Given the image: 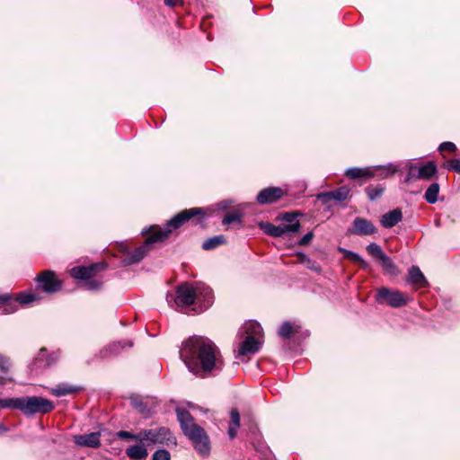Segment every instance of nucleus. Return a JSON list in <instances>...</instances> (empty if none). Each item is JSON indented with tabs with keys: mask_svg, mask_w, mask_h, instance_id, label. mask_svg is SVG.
I'll use <instances>...</instances> for the list:
<instances>
[{
	"mask_svg": "<svg viewBox=\"0 0 460 460\" xmlns=\"http://www.w3.org/2000/svg\"><path fill=\"white\" fill-rule=\"evenodd\" d=\"M297 261L299 263L305 264L306 268L313 271L320 272L322 270L319 263L308 258L305 253H297Z\"/></svg>",
	"mask_w": 460,
	"mask_h": 460,
	"instance_id": "obj_35",
	"label": "nucleus"
},
{
	"mask_svg": "<svg viewBox=\"0 0 460 460\" xmlns=\"http://www.w3.org/2000/svg\"><path fill=\"white\" fill-rule=\"evenodd\" d=\"M301 327L298 324L286 321L278 330V334L284 340H288L300 331Z\"/></svg>",
	"mask_w": 460,
	"mask_h": 460,
	"instance_id": "obj_27",
	"label": "nucleus"
},
{
	"mask_svg": "<svg viewBox=\"0 0 460 460\" xmlns=\"http://www.w3.org/2000/svg\"><path fill=\"white\" fill-rule=\"evenodd\" d=\"M406 282L412 285L415 289L424 288L429 286L425 276L418 266H411Z\"/></svg>",
	"mask_w": 460,
	"mask_h": 460,
	"instance_id": "obj_20",
	"label": "nucleus"
},
{
	"mask_svg": "<svg viewBox=\"0 0 460 460\" xmlns=\"http://www.w3.org/2000/svg\"><path fill=\"white\" fill-rule=\"evenodd\" d=\"M298 214L293 212H286L282 215V220L286 222V224H281L283 229L286 233H296L300 230V223L296 219Z\"/></svg>",
	"mask_w": 460,
	"mask_h": 460,
	"instance_id": "obj_24",
	"label": "nucleus"
},
{
	"mask_svg": "<svg viewBox=\"0 0 460 460\" xmlns=\"http://www.w3.org/2000/svg\"><path fill=\"white\" fill-rule=\"evenodd\" d=\"M21 397L20 398H10V399H0V408L2 409H17L20 410Z\"/></svg>",
	"mask_w": 460,
	"mask_h": 460,
	"instance_id": "obj_39",
	"label": "nucleus"
},
{
	"mask_svg": "<svg viewBox=\"0 0 460 460\" xmlns=\"http://www.w3.org/2000/svg\"><path fill=\"white\" fill-rule=\"evenodd\" d=\"M102 285V282L100 281V280H97V279H89L87 280L85 286L87 288V289L89 290H97L99 289Z\"/></svg>",
	"mask_w": 460,
	"mask_h": 460,
	"instance_id": "obj_45",
	"label": "nucleus"
},
{
	"mask_svg": "<svg viewBox=\"0 0 460 460\" xmlns=\"http://www.w3.org/2000/svg\"><path fill=\"white\" fill-rule=\"evenodd\" d=\"M36 290H42L47 294H55L61 290L63 282L59 279L55 271L46 270L41 271L35 278Z\"/></svg>",
	"mask_w": 460,
	"mask_h": 460,
	"instance_id": "obj_9",
	"label": "nucleus"
},
{
	"mask_svg": "<svg viewBox=\"0 0 460 460\" xmlns=\"http://www.w3.org/2000/svg\"><path fill=\"white\" fill-rule=\"evenodd\" d=\"M438 173L437 164L434 161H428L425 164H411L406 177V181L414 180H432Z\"/></svg>",
	"mask_w": 460,
	"mask_h": 460,
	"instance_id": "obj_10",
	"label": "nucleus"
},
{
	"mask_svg": "<svg viewBox=\"0 0 460 460\" xmlns=\"http://www.w3.org/2000/svg\"><path fill=\"white\" fill-rule=\"evenodd\" d=\"M350 192V189L347 186H341L332 191L318 194L317 199L323 204H328L332 200L343 201L347 199Z\"/></svg>",
	"mask_w": 460,
	"mask_h": 460,
	"instance_id": "obj_18",
	"label": "nucleus"
},
{
	"mask_svg": "<svg viewBox=\"0 0 460 460\" xmlns=\"http://www.w3.org/2000/svg\"><path fill=\"white\" fill-rule=\"evenodd\" d=\"M108 268L106 262H96L89 266H75L70 270V275L76 279L89 280L97 277V275L104 271Z\"/></svg>",
	"mask_w": 460,
	"mask_h": 460,
	"instance_id": "obj_12",
	"label": "nucleus"
},
{
	"mask_svg": "<svg viewBox=\"0 0 460 460\" xmlns=\"http://www.w3.org/2000/svg\"><path fill=\"white\" fill-rule=\"evenodd\" d=\"M9 367L8 359L0 357V384H5L6 381L10 380L8 377Z\"/></svg>",
	"mask_w": 460,
	"mask_h": 460,
	"instance_id": "obj_37",
	"label": "nucleus"
},
{
	"mask_svg": "<svg viewBox=\"0 0 460 460\" xmlns=\"http://www.w3.org/2000/svg\"><path fill=\"white\" fill-rule=\"evenodd\" d=\"M171 234V230L167 227L166 224L164 228L158 226H152L144 244H146V247L150 250L152 244L167 240Z\"/></svg>",
	"mask_w": 460,
	"mask_h": 460,
	"instance_id": "obj_17",
	"label": "nucleus"
},
{
	"mask_svg": "<svg viewBox=\"0 0 460 460\" xmlns=\"http://www.w3.org/2000/svg\"><path fill=\"white\" fill-rule=\"evenodd\" d=\"M8 430H9L8 428L5 425H4L3 423H0V435L6 433Z\"/></svg>",
	"mask_w": 460,
	"mask_h": 460,
	"instance_id": "obj_50",
	"label": "nucleus"
},
{
	"mask_svg": "<svg viewBox=\"0 0 460 460\" xmlns=\"http://www.w3.org/2000/svg\"><path fill=\"white\" fill-rule=\"evenodd\" d=\"M288 195L287 190L277 186L262 189L256 196V202L260 205L274 204Z\"/></svg>",
	"mask_w": 460,
	"mask_h": 460,
	"instance_id": "obj_13",
	"label": "nucleus"
},
{
	"mask_svg": "<svg viewBox=\"0 0 460 460\" xmlns=\"http://www.w3.org/2000/svg\"><path fill=\"white\" fill-rule=\"evenodd\" d=\"M100 432H92L84 435H76L74 441L77 446L97 448L101 446Z\"/></svg>",
	"mask_w": 460,
	"mask_h": 460,
	"instance_id": "obj_22",
	"label": "nucleus"
},
{
	"mask_svg": "<svg viewBox=\"0 0 460 460\" xmlns=\"http://www.w3.org/2000/svg\"><path fill=\"white\" fill-rule=\"evenodd\" d=\"M180 358L189 371L199 377L221 371L224 367L222 354L217 345L204 336H192L183 341Z\"/></svg>",
	"mask_w": 460,
	"mask_h": 460,
	"instance_id": "obj_1",
	"label": "nucleus"
},
{
	"mask_svg": "<svg viewBox=\"0 0 460 460\" xmlns=\"http://www.w3.org/2000/svg\"><path fill=\"white\" fill-rule=\"evenodd\" d=\"M456 149V145L453 142H443L440 144L438 150L441 152L447 151V152H455Z\"/></svg>",
	"mask_w": 460,
	"mask_h": 460,
	"instance_id": "obj_44",
	"label": "nucleus"
},
{
	"mask_svg": "<svg viewBox=\"0 0 460 460\" xmlns=\"http://www.w3.org/2000/svg\"><path fill=\"white\" fill-rule=\"evenodd\" d=\"M153 460H170L171 455L170 453L165 449H159L156 450L152 456Z\"/></svg>",
	"mask_w": 460,
	"mask_h": 460,
	"instance_id": "obj_43",
	"label": "nucleus"
},
{
	"mask_svg": "<svg viewBox=\"0 0 460 460\" xmlns=\"http://www.w3.org/2000/svg\"><path fill=\"white\" fill-rule=\"evenodd\" d=\"M240 427V413L237 409L234 408L230 411V422L228 425V436L234 439L237 435V429Z\"/></svg>",
	"mask_w": 460,
	"mask_h": 460,
	"instance_id": "obj_29",
	"label": "nucleus"
},
{
	"mask_svg": "<svg viewBox=\"0 0 460 460\" xmlns=\"http://www.w3.org/2000/svg\"><path fill=\"white\" fill-rule=\"evenodd\" d=\"M203 293H204V296H205V301L207 303L206 307H208V306L211 305V304L213 302L212 290L209 288H206L203 289Z\"/></svg>",
	"mask_w": 460,
	"mask_h": 460,
	"instance_id": "obj_47",
	"label": "nucleus"
},
{
	"mask_svg": "<svg viewBox=\"0 0 460 460\" xmlns=\"http://www.w3.org/2000/svg\"><path fill=\"white\" fill-rule=\"evenodd\" d=\"M108 268L106 262H96L89 266H75L70 270V275L76 279L89 280L97 277V275L104 271Z\"/></svg>",
	"mask_w": 460,
	"mask_h": 460,
	"instance_id": "obj_11",
	"label": "nucleus"
},
{
	"mask_svg": "<svg viewBox=\"0 0 460 460\" xmlns=\"http://www.w3.org/2000/svg\"><path fill=\"white\" fill-rule=\"evenodd\" d=\"M313 237H314L313 232H309V233L305 234L299 241V244L300 245L308 244L311 242V240L313 239Z\"/></svg>",
	"mask_w": 460,
	"mask_h": 460,
	"instance_id": "obj_48",
	"label": "nucleus"
},
{
	"mask_svg": "<svg viewBox=\"0 0 460 460\" xmlns=\"http://www.w3.org/2000/svg\"><path fill=\"white\" fill-rule=\"evenodd\" d=\"M116 437L121 439H132L134 440L135 434L126 431V430H120L116 433Z\"/></svg>",
	"mask_w": 460,
	"mask_h": 460,
	"instance_id": "obj_46",
	"label": "nucleus"
},
{
	"mask_svg": "<svg viewBox=\"0 0 460 460\" xmlns=\"http://www.w3.org/2000/svg\"><path fill=\"white\" fill-rule=\"evenodd\" d=\"M243 213L240 210L227 212L222 219L223 226L236 225L242 226Z\"/></svg>",
	"mask_w": 460,
	"mask_h": 460,
	"instance_id": "obj_30",
	"label": "nucleus"
},
{
	"mask_svg": "<svg viewBox=\"0 0 460 460\" xmlns=\"http://www.w3.org/2000/svg\"><path fill=\"white\" fill-rule=\"evenodd\" d=\"M260 226L261 230L268 235L272 237H281L285 234V230L282 225L275 226L270 222L261 223Z\"/></svg>",
	"mask_w": 460,
	"mask_h": 460,
	"instance_id": "obj_31",
	"label": "nucleus"
},
{
	"mask_svg": "<svg viewBox=\"0 0 460 460\" xmlns=\"http://www.w3.org/2000/svg\"><path fill=\"white\" fill-rule=\"evenodd\" d=\"M375 299L376 303L381 305L385 304L393 308L404 306L410 301V297L406 294L385 287L377 289Z\"/></svg>",
	"mask_w": 460,
	"mask_h": 460,
	"instance_id": "obj_7",
	"label": "nucleus"
},
{
	"mask_svg": "<svg viewBox=\"0 0 460 460\" xmlns=\"http://www.w3.org/2000/svg\"><path fill=\"white\" fill-rule=\"evenodd\" d=\"M133 346V342L130 340L126 341H115L111 343L108 349L113 353L118 354L121 349H125L126 347L131 348Z\"/></svg>",
	"mask_w": 460,
	"mask_h": 460,
	"instance_id": "obj_38",
	"label": "nucleus"
},
{
	"mask_svg": "<svg viewBox=\"0 0 460 460\" xmlns=\"http://www.w3.org/2000/svg\"><path fill=\"white\" fill-rule=\"evenodd\" d=\"M151 429H145L140 431L137 434H135L134 440L142 442L144 440H148L151 442V436H152Z\"/></svg>",
	"mask_w": 460,
	"mask_h": 460,
	"instance_id": "obj_42",
	"label": "nucleus"
},
{
	"mask_svg": "<svg viewBox=\"0 0 460 460\" xmlns=\"http://www.w3.org/2000/svg\"><path fill=\"white\" fill-rule=\"evenodd\" d=\"M126 455L133 460H143L147 457L148 452L144 445H133L126 449Z\"/></svg>",
	"mask_w": 460,
	"mask_h": 460,
	"instance_id": "obj_28",
	"label": "nucleus"
},
{
	"mask_svg": "<svg viewBox=\"0 0 460 460\" xmlns=\"http://www.w3.org/2000/svg\"><path fill=\"white\" fill-rule=\"evenodd\" d=\"M82 387L70 385L67 383H60L50 388L49 393L56 397H62L69 394H77L82 391Z\"/></svg>",
	"mask_w": 460,
	"mask_h": 460,
	"instance_id": "obj_23",
	"label": "nucleus"
},
{
	"mask_svg": "<svg viewBox=\"0 0 460 460\" xmlns=\"http://www.w3.org/2000/svg\"><path fill=\"white\" fill-rule=\"evenodd\" d=\"M377 232L376 226L368 219L357 217L351 223L350 227L348 229L349 234L353 235H372Z\"/></svg>",
	"mask_w": 460,
	"mask_h": 460,
	"instance_id": "obj_15",
	"label": "nucleus"
},
{
	"mask_svg": "<svg viewBox=\"0 0 460 460\" xmlns=\"http://www.w3.org/2000/svg\"><path fill=\"white\" fill-rule=\"evenodd\" d=\"M385 190V186L384 184L378 183L376 185H369L366 188L365 191L370 200H376L384 194Z\"/></svg>",
	"mask_w": 460,
	"mask_h": 460,
	"instance_id": "obj_34",
	"label": "nucleus"
},
{
	"mask_svg": "<svg viewBox=\"0 0 460 460\" xmlns=\"http://www.w3.org/2000/svg\"><path fill=\"white\" fill-rule=\"evenodd\" d=\"M207 217V210L203 208H186L176 214L169 221L166 226L172 234L184 226L185 223L193 219L196 224H203Z\"/></svg>",
	"mask_w": 460,
	"mask_h": 460,
	"instance_id": "obj_5",
	"label": "nucleus"
},
{
	"mask_svg": "<svg viewBox=\"0 0 460 460\" xmlns=\"http://www.w3.org/2000/svg\"><path fill=\"white\" fill-rule=\"evenodd\" d=\"M60 358V350L48 351L46 348H41L35 357L32 366L39 367H48L58 361Z\"/></svg>",
	"mask_w": 460,
	"mask_h": 460,
	"instance_id": "obj_16",
	"label": "nucleus"
},
{
	"mask_svg": "<svg viewBox=\"0 0 460 460\" xmlns=\"http://www.w3.org/2000/svg\"><path fill=\"white\" fill-rule=\"evenodd\" d=\"M40 300V296L33 292L0 293V315L13 314L19 305L27 306Z\"/></svg>",
	"mask_w": 460,
	"mask_h": 460,
	"instance_id": "obj_3",
	"label": "nucleus"
},
{
	"mask_svg": "<svg viewBox=\"0 0 460 460\" xmlns=\"http://www.w3.org/2000/svg\"><path fill=\"white\" fill-rule=\"evenodd\" d=\"M396 167L393 164L377 167H351L345 171V175L351 180L367 181L371 178L385 179L395 173Z\"/></svg>",
	"mask_w": 460,
	"mask_h": 460,
	"instance_id": "obj_4",
	"label": "nucleus"
},
{
	"mask_svg": "<svg viewBox=\"0 0 460 460\" xmlns=\"http://www.w3.org/2000/svg\"><path fill=\"white\" fill-rule=\"evenodd\" d=\"M261 344L262 342L259 340V338L253 337L252 335H247L239 347L238 355H253L260 350Z\"/></svg>",
	"mask_w": 460,
	"mask_h": 460,
	"instance_id": "obj_19",
	"label": "nucleus"
},
{
	"mask_svg": "<svg viewBox=\"0 0 460 460\" xmlns=\"http://www.w3.org/2000/svg\"><path fill=\"white\" fill-rule=\"evenodd\" d=\"M175 293V296L167 295V302L169 304L173 302L176 308L188 307L198 298L197 290L188 283L178 286Z\"/></svg>",
	"mask_w": 460,
	"mask_h": 460,
	"instance_id": "obj_8",
	"label": "nucleus"
},
{
	"mask_svg": "<svg viewBox=\"0 0 460 460\" xmlns=\"http://www.w3.org/2000/svg\"><path fill=\"white\" fill-rule=\"evenodd\" d=\"M244 332L247 335H252L253 337H260L262 332V327L255 321H249L243 326Z\"/></svg>",
	"mask_w": 460,
	"mask_h": 460,
	"instance_id": "obj_36",
	"label": "nucleus"
},
{
	"mask_svg": "<svg viewBox=\"0 0 460 460\" xmlns=\"http://www.w3.org/2000/svg\"><path fill=\"white\" fill-rule=\"evenodd\" d=\"M150 250L146 247V244H142L137 247L133 252L127 254L123 259V262L127 265L139 262L147 254Z\"/></svg>",
	"mask_w": 460,
	"mask_h": 460,
	"instance_id": "obj_26",
	"label": "nucleus"
},
{
	"mask_svg": "<svg viewBox=\"0 0 460 460\" xmlns=\"http://www.w3.org/2000/svg\"><path fill=\"white\" fill-rule=\"evenodd\" d=\"M444 168L460 173V159H451L444 164Z\"/></svg>",
	"mask_w": 460,
	"mask_h": 460,
	"instance_id": "obj_41",
	"label": "nucleus"
},
{
	"mask_svg": "<svg viewBox=\"0 0 460 460\" xmlns=\"http://www.w3.org/2000/svg\"><path fill=\"white\" fill-rule=\"evenodd\" d=\"M402 219V210L395 208L385 214L381 217L380 223L385 228H391L397 225Z\"/></svg>",
	"mask_w": 460,
	"mask_h": 460,
	"instance_id": "obj_25",
	"label": "nucleus"
},
{
	"mask_svg": "<svg viewBox=\"0 0 460 460\" xmlns=\"http://www.w3.org/2000/svg\"><path fill=\"white\" fill-rule=\"evenodd\" d=\"M176 414L183 434L192 442L195 450L203 457L208 456L210 440L205 429L194 422L188 410L177 408Z\"/></svg>",
	"mask_w": 460,
	"mask_h": 460,
	"instance_id": "obj_2",
	"label": "nucleus"
},
{
	"mask_svg": "<svg viewBox=\"0 0 460 460\" xmlns=\"http://www.w3.org/2000/svg\"><path fill=\"white\" fill-rule=\"evenodd\" d=\"M367 251L372 257L380 262L381 266L386 272L395 274L396 266L393 262L392 259L383 252L380 245L376 243H371L367 246Z\"/></svg>",
	"mask_w": 460,
	"mask_h": 460,
	"instance_id": "obj_14",
	"label": "nucleus"
},
{
	"mask_svg": "<svg viewBox=\"0 0 460 460\" xmlns=\"http://www.w3.org/2000/svg\"><path fill=\"white\" fill-rule=\"evenodd\" d=\"M151 442L166 444V445H176V438L173 437L169 429L161 427L157 429H151Z\"/></svg>",
	"mask_w": 460,
	"mask_h": 460,
	"instance_id": "obj_21",
	"label": "nucleus"
},
{
	"mask_svg": "<svg viewBox=\"0 0 460 460\" xmlns=\"http://www.w3.org/2000/svg\"><path fill=\"white\" fill-rule=\"evenodd\" d=\"M164 4L170 7H174L182 4V0H164Z\"/></svg>",
	"mask_w": 460,
	"mask_h": 460,
	"instance_id": "obj_49",
	"label": "nucleus"
},
{
	"mask_svg": "<svg viewBox=\"0 0 460 460\" xmlns=\"http://www.w3.org/2000/svg\"><path fill=\"white\" fill-rule=\"evenodd\" d=\"M439 184L438 182L431 183L425 191L424 199L429 204H435L438 201L439 193Z\"/></svg>",
	"mask_w": 460,
	"mask_h": 460,
	"instance_id": "obj_32",
	"label": "nucleus"
},
{
	"mask_svg": "<svg viewBox=\"0 0 460 460\" xmlns=\"http://www.w3.org/2000/svg\"><path fill=\"white\" fill-rule=\"evenodd\" d=\"M340 251L344 254V256L357 263L361 264L363 267H367V263L356 252L340 248Z\"/></svg>",
	"mask_w": 460,
	"mask_h": 460,
	"instance_id": "obj_40",
	"label": "nucleus"
},
{
	"mask_svg": "<svg viewBox=\"0 0 460 460\" xmlns=\"http://www.w3.org/2000/svg\"><path fill=\"white\" fill-rule=\"evenodd\" d=\"M55 409L54 403L44 397L40 396H25L21 397L20 411L25 415H33L36 413L46 414Z\"/></svg>",
	"mask_w": 460,
	"mask_h": 460,
	"instance_id": "obj_6",
	"label": "nucleus"
},
{
	"mask_svg": "<svg viewBox=\"0 0 460 460\" xmlns=\"http://www.w3.org/2000/svg\"><path fill=\"white\" fill-rule=\"evenodd\" d=\"M226 240L224 235H215L213 237L208 238L202 243V249L205 251L213 250L222 244H225Z\"/></svg>",
	"mask_w": 460,
	"mask_h": 460,
	"instance_id": "obj_33",
	"label": "nucleus"
}]
</instances>
